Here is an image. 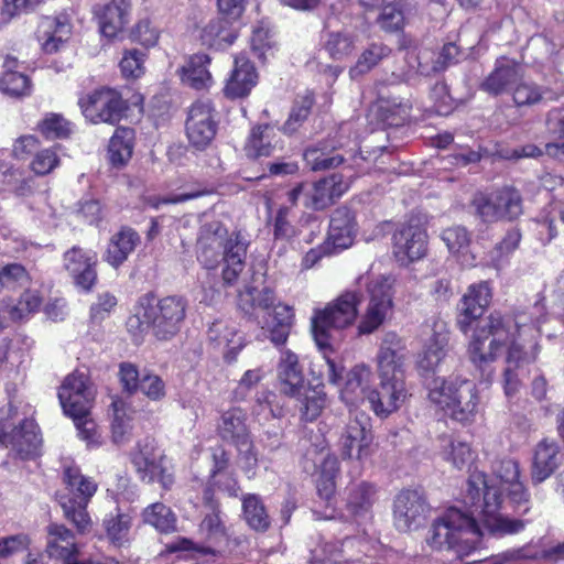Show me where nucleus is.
<instances>
[{
    "mask_svg": "<svg viewBox=\"0 0 564 564\" xmlns=\"http://www.w3.org/2000/svg\"><path fill=\"white\" fill-rule=\"evenodd\" d=\"M216 112L206 101H196L188 110L185 122L186 138L196 150L206 149L217 133Z\"/></svg>",
    "mask_w": 564,
    "mask_h": 564,
    "instance_id": "15",
    "label": "nucleus"
},
{
    "mask_svg": "<svg viewBox=\"0 0 564 564\" xmlns=\"http://www.w3.org/2000/svg\"><path fill=\"white\" fill-rule=\"evenodd\" d=\"M243 518L254 531L264 532L270 527V517L267 509L257 495H246L242 498Z\"/></svg>",
    "mask_w": 564,
    "mask_h": 564,
    "instance_id": "45",
    "label": "nucleus"
},
{
    "mask_svg": "<svg viewBox=\"0 0 564 564\" xmlns=\"http://www.w3.org/2000/svg\"><path fill=\"white\" fill-rule=\"evenodd\" d=\"M338 460L333 455H325L321 462V477L317 480L318 494L325 499L335 491V477L338 473Z\"/></svg>",
    "mask_w": 564,
    "mask_h": 564,
    "instance_id": "52",
    "label": "nucleus"
},
{
    "mask_svg": "<svg viewBox=\"0 0 564 564\" xmlns=\"http://www.w3.org/2000/svg\"><path fill=\"white\" fill-rule=\"evenodd\" d=\"M104 525L111 543L120 546L128 542L131 528V517L129 514L121 512L115 516L111 514L105 519Z\"/></svg>",
    "mask_w": 564,
    "mask_h": 564,
    "instance_id": "51",
    "label": "nucleus"
},
{
    "mask_svg": "<svg viewBox=\"0 0 564 564\" xmlns=\"http://www.w3.org/2000/svg\"><path fill=\"white\" fill-rule=\"evenodd\" d=\"M257 82L258 74L253 64L245 55H238L224 93L228 98H242L250 94Z\"/></svg>",
    "mask_w": 564,
    "mask_h": 564,
    "instance_id": "27",
    "label": "nucleus"
},
{
    "mask_svg": "<svg viewBox=\"0 0 564 564\" xmlns=\"http://www.w3.org/2000/svg\"><path fill=\"white\" fill-rule=\"evenodd\" d=\"M1 90L12 97L29 95L31 82L29 77L20 72H4L0 80Z\"/></svg>",
    "mask_w": 564,
    "mask_h": 564,
    "instance_id": "57",
    "label": "nucleus"
},
{
    "mask_svg": "<svg viewBox=\"0 0 564 564\" xmlns=\"http://www.w3.org/2000/svg\"><path fill=\"white\" fill-rule=\"evenodd\" d=\"M563 454L558 443L544 438L539 442L533 452L531 480L539 485L550 478L562 463Z\"/></svg>",
    "mask_w": 564,
    "mask_h": 564,
    "instance_id": "25",
    "label": "nucleus"
},
{
    "mask_svg": "<svg viewBox=\"0 0 564 564\" xmlns=\"http://www.w3.org/2000/svg\"><path fill=\"white\" fill-rule=\"evenodd\" d=\"M409 350L404 339L393 332L386 333L377 354L378 375L405 377Z\"/></svg>",
    "mask_w": 564,
    "mask_h": 564,
    "instance_id": "20",
    "label": "nucleus"
},
{
    "mask_svg": "<svg viewBox=\"0 0 564 564\" xmlns=\"http://www.w3.org/2000/svg\"><path fill=\"white\" fill-rule=\"evenodd\" d=\"M391 48L382 43L370 44L359 56L356 65L349 73L352 78L366 74L377 66L383 58L388 57Z\"/></svg>",
    "mask_w": 564,
    "mask_h": 564,
    "instance_id": "49",
    "label": "nucleus"
},
{
    "mask_svg": "<svg viewBox=\"0 0 564 564\" xmlns=\"http://www.w3.org/2000/svg\"><path fill=\"white\" fill-rule=\"evenodd\" d=\"M427 234L420 224L401 225L392 235V254L403 267L426 256Z\"/></svg>",
    "mask_w": 564,
    "mask_h": 564,
    "instance_id": "13",
    "label": "nucleus"
},
{
    "mask_svg": "<svg viewBox=\"0 0 564 564\" xmlns=\"http://www.w3.org/2000/svg\"><path fill=\"white\" fill-rule=\"evenodd\" d=\"M459 56V47L455 43L449 42L444 44L438 53L423 52L419 56L417 69L421 75L432 76L458 63Z\"/></svg>",
    "mask_w": 564,
    "mask_h": 564,
    "instance_id": "34",
    "label": "nucleus"
},
{
    "mask_svg": "<svg viewBox=\"0 0 564 564\" xmlns=\"http://www.w3.org/2000/svg\"><path fill=\"white\" fill-rule=\"evenodd\" d=\"M40 132L46 139H63L70 133V123L61 115L50 113L39 123Z\"/></svg>",
    "mask_w": 564,
    "mask_h": 564,
    "instance_id": "58",
    "label": "nucleus"
},
{
    "mask_svg": "<svg viewBox=\"0 0 564 564\" xmlns=\"http://www.w3.org/2000/svg\"><path fill=\"white\" fill-rule=\"evenodd\" d=\"M140 243V236L130 227H122L111 236L104 259L113 268H119Z\"/></svg>",
    "mask_w": 564,
    "mask_h": 564,
    "instance_id": "32",
    "label": "nucleus"
},
{
    "mask_svg": "<svg viewBox=\"0 0 564 564\" xmlns=\"http://www.w3.org/2000/svg\"><path fill=\"white\" fill-rule=\"evenodd\" d=\"M42 304V297L36 291H25L18 303L8 307L7 312L10 318L14 322L22 321L30 314L36 312Z\"/></svg>",
    "mask_w": 564,
    "mask_h": 564,
    "instance_id": "56",
    "label": "nucleus"
},
{
    "mask_svg": "<svg viewBox=\"0 0 564 564\" xmlns=\"http://www.w3.org/2000/svg\"><path fill=\"white\" fill-rule=\"evenodd\" d=\"M510 93L517 106H530L542 98L541 88L522 78L518 67L496 68V95Z\"/></svg>",
    "mask_w": 564,
    "mask_h": 564,
    "instance_id": "18",
    "label": "nucleus"
},
{
    "mask_svg": "<svg viewBox=\"0 0 564 564\" xmlns=\"http://www.w3.org/2000/svg\"><path fill=\"white\" fill-rule=\"evenodd\" d=\"M357 37L347 31H330L323 36V47L334 61H344L356 50Z\"/></svg>",
    "mask_w": 564,
    "mask_h": 564,
    "instance_id": "42",
    "label": "nucleus"
},
{
    "mask_svg": "<svg viewBox=\"0 0 564 564\" xmlns=\"http://www.w3.org/2000/svg\"><path fill=\"white\" fill-rule=\"evenodd\" d=\"M83 115L93 123H118L128 110L121 94L111 88L96 89L78 101Z\"/></svg>",
    "mask_w": 564,
    "mask_h": 564,
    "instance_id": "11",
    "label": "nucleus"
},
{
    "mask_svg": "<svg viewBox=\"0 0 564 564\" xmlns=\"http://www.w3.org/2000/svg\"><path fill=\"white\" fill-rule=\"evenodd\" d=\"M530 492L520 480L517 460L502 459L496 470V506H509L513 512L525 514L531 508Z\"/></svg>",
    "mask_w": 564,
    "mask_h": 564,
    "instance_id": "10",
    "label": "nucleus"
},
{
    "mask_svg": "<svg viewBox=\"0 0 564 564\" xmlns=\"http://www.w3.org/2000/svg\"><path fill=\"white\" fill-rule=\"evenodd\" d=\"M445 459L451 462L454 467L462 469L473 459V453L468 443L453 440L445 451Z\"/></svg>",
    "mask_w": 564,
    "mask_h": 564,
    "instance_id": "62",
    "label": "nucleus"
},
{
    "mask_svg": "<svg viewBox=\"0 0 564 564\" xmlns=\"http://www.w3.org/2000/svg\"><path fill=\"white\" fill-rule=\"evenodd\" d=\"M72 419L78 430L79 437L87 443V446L97 447L101 445L102 442L98 426L91 419H88V414Z\"/></svg>",
    "mask_w": 564,
    "mask_h": 564,
    "instance_id": "64",
    "label": "nucleus"
},
{
    "mask_svg": "<svg viewBox=\"0 0 564 564\" xmlns=\"http://www.w3.org/2000/svg\"><path fill=\"white\" fill-rule=\"evenodd\" d=\"M208 339L215 346L223 350L225 358L234 359L235 355L241 348V337L234 326H229L223 321L212 324L208 329Z\"/></svg>",
    "mask_w": 564,
    "mask_h": 564,
    "instance_id": "39",
    "label": "nucleus"
},
{
    "mask_svg": "<svg viewBox=\"0 0 564 564\" xmlns=\"http://www.w3.org/2000/svg\"><path fill=\"white\" fill-rule=\"evenodd\" d=\"M248 245V240L240 231L229 234L220 221L214 220L199 229L196 243L197 260L206 269H215L223 262V283L231 286L245 269Z\"/></svg>",
    "mask_w": 564,
    "mask_h": 564,
    "instance_id": "3",
    "label": "nucleus"
},
{
    "mask_svg": "<svg viewBox=\"0 0 564 564\" xmlns=\"http://www.w3.org/2000/svg\"><path fill=\"white\" fill-rule=\"evenodd\" d=\"M411 107L409 100L380 94L373 105V111L382 122L389 126H400L409 117Z\"/></svg>",
    "mask_w": 564,
    "mask_h": 564,
    "instance_id": "36",
    "label": "nucleus"
},
{
    "mask_svg": "<svg viewBox=\"0 0 564 564\" xmlns=\"http://www.w3.org/2000/svg\"><path fill=\"white\" fill-rule=\"evenodd\" d=\"M355 216L347 207L335 209L329 221L328 240L336 249L350 247L355 238Z\"/></svg>",
    "mask_w": 564,
    "mask_h": 564,
    "instance_id": "33",
    "label": "nucleus"
},
{
    "mask_svg": "<svg viewBox=\"0 0 564 564\" xmlns=\"http://www.w3.org/2000/svg\"><path fill=\"white\" fill-rule=\"evenodd\" d=\"M59 164V158L54 149H44L34 154L30 169L36 175H46Z\"/></svg>",
    "mask_w": 564,
    "mask_h": 564,
    "instance_id": "63",
    "label": "nucleus"
},
{
    "mask_svg": "<svg viewBox=\"0 0 564 564\" xmlns=\"http://www.w3.org/2000/svg\"><path fill=\"white\" fill-rule=\"evenodd\" d=\"M365 8L373 9L382 7L378 17V24L387 32H395L404 25V12L408 7V0H359Z\"/></svg>",
    "mask_w": 564,
    "mask_h": 564,
    "instance_id": "35",
    "label": "nucleus"
},
{
    "mask_svg": "<svg viewBox=\"0 0 564 564\" xmlns=\"http://www.w3.org/2000/svg\"><path fill=\"white\" fill-rule=\"evenodd\" d=\"M494 494L491 479L482 471L470 473L464 502L468 512L457 508L447 509L434 520L427 544L446 552L451 564L465 561L476 549L481 538L494 535Z\"/></svg>",
    "mask_w": 564,
    "mask_h": 564,
    "instance_id": "1",
    "label": "nucleus"
},
{
    "mask_svg": "<svg viewBox=\"0 0 564 564\" xmlns=\"http://www.w3.org/2000/svg\"><path fill=\"white\" fill-rule=\"evenodd\" d=\"M247 420V413L241 408L232 406L223 411L216 426L217 435L236 448L250 446L252 438Z\"/></svg>",
    "mask_w": 564,
    "mask_h": 564,
    "instance_id": "21",
    "label": "nucleus"
},
{
    "mask_svg": "<svg viewBox=\"0 0 564 564\" xmlns=\"http://www.w3.org/2000/svg\"><path fill=\"white\" fill-rule=\"evenodd\" d=\"M511 509L509 506L499 508L496 506V538L518 534L525 528L527 522L520 518L509 517L503 511Z\"/></svg>",
    "mask_w": 564,
    "mask_h": 564,
    "instance_id": "60",
    "label": "nucleus"
},
{
    "mask_svg": "<svg viewBox=\"0 0 564 564\" xmlns=\"http://www.w3.org/2000/svg\"><path fill=\"white\" fill-rule=\"evenodd\" d=\"M326 404V394L322 390L308 389L301 400V413L307 421L315 420Z\"/></svg>",
    "mask_w": 564,
    "mask_h": 564,
    "instance_id": "59",
    "label": "nucleus"
},
{
    "mask_svg": "<svg viewBox=\"0 0 564 564\" xmlns=\"http://www.w3.org/2000/svg\"><path fill=\"white\" fill-rule=\"evenodd\" d=\"M361 300L360 292L347 291L325 308L315 311L312 317V333L319 348L329 346L332 329H343L355 322Z\"/></svg>",
    "mask_w": 564,
    "mask_h": 564,
    "instance_id": "8",
    "label": "nucleus"
},
{
    "mask_svg": "<svg viewBox=\"0 0 564 564\" xmlns=\"http://www.w3.org/2000/svg\"><path fill=\"white\" fill-rule=\"evenodd\" d=\"M532 332V326L527 323L523 315L499 322L496 319V344L511 339L507 357L508 367L505 371V392L508 397L514 394L520 386L514 369L520 365L534 362L540 354V345Z\"/></svg>",
    "mask_w": 564,
    "mask_h": 564,
    "instance_id": "4",
    "label": "nucleus"
},
{
    "mask_svg": "<svg viewBox=\"0 0 564 564\" xmlns=\"http://www.w3.org/2000/svg\"><path fill=\"white\" fill-rule=\"evenodd\" d=\"M491 302L489 282L471 284L457 305V326L467 334L473 330L468 355L476 368L490 381L494 361V314L485 316Z\"/></svg>",
    "mask_w": 564,
    "mask_h": 564,
    "instance_id": "2",
    "label": "nucleus"
},
{
    "mask_svg": "<svg viewBox=\"0 0 564 564\" xmlns=\"http://www.w3.org/2000/svg\"><path fill=\"white\" fill-rule=\"evenodd\" d=\"M372 371L366 365L355 366L346 377V382L340 391L341 400L348 405H356L359 402L368 401L371 389Z\"/></svg>",
    "mask_w": 564,
    "mask_h": 564,
    "instance_id": "30",
    "label": "nucleus"
},
{
    "mask_svg": "<svg viewBox=\"0 0 564 564\" xmlns=\"http://www.w3.org/2000/svg\"><path fill=\"white\" fill-rule=\"evenodd\" d=\"M372 435L366 414H356L347 422L339 444L341 455L347 458L362 459L370 454Z\"/></svg>",
    "mask_w": 564,
    "mask_h": 564,
    "instance_id": "19",
    "label": "nucleus"
},
{
    "mask_svg": "<svg viewBox=\"0 0 564 564\" xmlns=\"http://www.w3.org/2000/svg\"><path fill=\"white\" fill-rule=\"evenodd\" d=\"M313 104L314 100L311 96H305L301 100L296 101L289 113V118L282 127V131L286 134L296 132L307 120Z\"/></svg>",
    "mask_w": 564,
    "mask_h": 564,
    "instance_id": "53",
    "label": "nucleus"
},
{
    "mask_svg": "<svg viewBox=\"0 0 564 564\" xmlns=\"http://www.w3.org/2000/svg\"><path fill=\"white\" fill-rule=\"evenodd\" d=\"M279 380L281 391L286 395L300 398L305 390V380L299 358L290 350L282 352L279 362Z\"/></svg>",
    "mask_w": 564,
    "mask_h": 564,
    "instance_id": "31",
    "label": "nucleus"
},
{
    "mask_svg": "<svg viewBox=\"0 0 564 564\" xmlns=\"http://www.w3.org/2000/svg\"><path fill=\"white\" fill-rule=\"evenodd\" d=\"M237 39V31L230 19L219 17L212 20L202 32V41L205 45L215 50H225Z\"/></svg>",
    "mask_w": 564,
    "mask_h": 564,
    "instance_id": "37",
    "label": "nucleus"
},
{
    "mask_svg": "<svg viewBox=\"0 0 564 564\" xmlns=\"http://www.w3.org/2000/svg\"><path fill=\"white\" fill-rule=\"evenodd\" d=\"M199 531L205 538L213 542H218L226 535V528L220 518L218 505H212L199 524Z\"/></svg>",
    "mask_w": 564,
    "mask_h": 564,
    "instance_id": "54",
    "label": "nucleus"
},
{
    "mask_svg": "<svg viewBox=\"0 0 564 564\" xmlns=\"http://www.w3.org/2000/svg\"><path fill=\"white\" fill-rule=\"evenodd\" d=\"M442 239L448 250L456 254H465L470 242L469 234L460 226H454L443 230Z\"/></svg>",
    "mask_w": 564,
    "mask_h": 564,
    "instance_id": "61",
    "label": "nucleus"
},
{
    "mask_svg": "<svg viewBox=\"0 0 564 564\" xmlns=\"http://www.w3.org/2000/svg\"><path fill=\"white\" fill-rule=\"evenodd\" d=\"M4 446L11 448L23 459L39 455L42 446V435L35 421L24 419L12 429L4 438Z\"/></svg>",
    "mask_w": 564,
    "mask_h": 564,
    "instance_id": "24",
    "label": "nucleus"
},
{
    "mask_svg": "<svg viewBox=\"0 0 564 564\" xmlns=\"http://www.w3.org/2000/svg\"><path fill=\"white\" fill-rule=\"evenodd\" d=\"M142 521L153 527L160 533H171L176 530L177 518L170 507L154 502L143 509Z\"/></svg>",
    "mask_w": 564,
    "mask_h": 564,
    "instance_id": "43",
    "label": "nucleus"
},
{
    "mask_svg": "<svg viewBox=\"0 0 564 564\" xmlns=\"http://www.w3.org/2000/svg\"><path fill=\"white\" fill-rule=\"evenodd\" d=\"M130 11V0H111L105 4L97 12L101 34L109 39L116 37L128 24Z\"/></svg>",
    "mask_w": 564,
    "mask_h": 564,
    "instance_id": "29",
    "label": "nucleus"
},
{
    "mask_svg": "<svg viewBox=\"0 0 564 564\" xmlns=\"http://www.w3.org/2000/svg\"><path fill=\"white\" fill-rule=\"evenodd\" d=\"M152 299L143 296L140 299L141 311L137 319L141 324L152 327L154 336L160 340H167L174 337L181 329L186 316L187 302L182 296L170 295L159 300L155 304Z\"/></svg>",
    "mask_w": 564,
    "mask_h": 564,
    "instance_id": "7",
    "label": "nucleus"
},
{
    "mask_svg": "<svg viewBox=\"0 0 564 564\" xmlns=\"http://www.w3.org/2000/svg\"><path fill=\"white\" fill-rule=\"evenodd\" d=\"M522 198L513 187H503L496 196V220H513L522 214Z\"/></svg>",
    "mask_w": 564,
    "mask_h": 564,
    "instance_id": "48",
    "label": "nucleus"
},
{
    "mask_svg": "<svg viewBox=\"0 0 564 564\" xmlns=\"http://www.w3.org/2000/svg\"><path fill=\"white\" fill-rule=\"evenodd\" d=\"M274 291L269 286L247 285L238 294V307L245 315L257 318L258 311L268 312L262 328L274 345H283L293 324V308L285 304H275Z\"/></svg>",
    "mask_w": 564,
    "mask_h": 564,
    "instance_id": "5",
    "label": "nucleus"
},
{
    "mask_svg": "<svg viewBox=\"0 0 564 564\" xmlns=\"http://www.w3.org/2000/svg\"><path fill=\"white\" fill-rule=\"evenodd\" d=\"M476 408L477 395L474 384L468 380L462 381L448 414L456 421L466 422L475 414Z\"/></svg>",
    "mask_w": 564,
    "mask_h": 564,
    "instance_id": "44",
    "label": "nucleus"
},
{
    "mask_svg": "<svg viewBox=\"0 0 564 564\" xmlns=\"http://www.w3.org/2000/svg\"><path fill=\"white\" fill-rule=\"evenodd\" d=\"M210 61L207 54L191 56L182 68V80L197 90L209 87L213 83V77L208 69Z\"/></svg>",
    "mask_w": 564,
    "mask_h": 564,
    "instance_id": "40",
    "label": "nucleus"
},
{
    "mask_svg": "<svg viewBox=\"0 0 564 564\" xmlns=\"http://www.w3.org/2000/svg\"><path fill=\"white\" fill-rule=\"evenodd\" d=\"M462 381L464 380L458 378L448 381L438 378L434 379L433 387L429 392L430 400L448 413Z\"/></svg>",
    "mask_w": 564,
    "mask_h": 564,
    "instance_id": "50",
    "label": "nucleus"
},
{
    "mask_svg": "<svg viewBox=\"0 0 564 564\" xmlns=\"http://www.w3.org/2000/svg\"><path fill=\"white\" fill-rule=\"evenodd\" d=\"M376 500L377 490L375 486L360 482L350 489L346 507L354 518H364L371 512Z\"/></svg>",
    "mask_w": 564,
    "mask_h": 564,
    "instance_id": "41",
    "label": "nucleus"
},
{
    "mask_svg": "<svg viewBox=\"0 0 564 564\" xmlns=\"http://www.w3.org/2000/svg\"><path fill=\"white\" fill-rule=\"evenodd\" d=\"M72 34V25L65 15L43 17L37 25L36 36L42 50L47 54L59 51Z\"/></svg>",
    "mask_w": 564,
    "mask_h": 564,
    "instance_id": "26",
    "label": "nucleus"
},
{
    "mask_svg": "<svg viewBox=\"0 0 564 564\" xmlns=\"http://www.w3.org/2000/svg\"><path fill=\"white\" fill-rule=\"evenodd\" d=\"M349 188V183L341 174H332L313 185L305 192L304 206L314 210H322L334 204L336 199Z\"/></svg>",
    "mask_w": 564,
    "mask_h": 564,
    "instance_id": "23",
    "label": "nucleus"
},
{
    "mask_svg": "<svg viewBox=\"0 0 564 564\" xmlns=\"http://www.w3.org/2000/svg\"><path fill=\"white\" fill-rule=\"evenodd\" d=\"M379 389L369 392L368 402L378 416L387 417L400 409L408 398L405 377L379 375Z\"/></svg>",
    "mask_w": 564,
    "mask_h": 564,
    "instance_id": "16",
    "label": "nucleus"
},
{
    "mask_svg": "<svg viewBox=\"0 0 564 564\" xmlns=\"http://www.w3.org/2000/svg\"><path fill=\"white\" fill-rule=\"evenodd\" d=\"M58 399L66 415L80 417L89 414L94 390L87 376L79 371L68 375L59 388Z\"/></svg>",
    "mask_w": 564,
    "mask_h": 564,
    "instance_id": "14",
    "label": "nucleus"
},
{
    "mask_svg": "<svg viewBox=\"0 0 564 564\" xmlns=\"http://www.w3.org/2000/svg\"><path fill=\"white\" fill-rule=\"evenodd\" d=\"M427 512L424 497L416 490H403L393 503V523L398 531L409 532L420 528Z\"/></svg>",
    "mask_w": 564,
    "mask_h": 564,
    "instance_id": "17",
    "label": "nucleus"
},
{
    "mask_svg": "<svg viewBox=\"0 0 564 564\" xmlns=\"http://www.w3.org/2000/svg\"><path fill=\"white\" fill-rule=\"evenodd\" d=\"M306 165L315 172L336 169L344 163V155L336 149L326 147L310 148L304 152Z\"/></svg>",
    "mask_w": 564,
    "mask_h": 564,
    "instance_id": "46",
    "label": "nucleus"
},
{
    "mask_svg": "<svg viewBox=\"0 0 564 564\" xmlns=\"http://www.w3.org/2000/svg\"><path fill=\"white\" fill-rule=\"evenodd\" d=\"M46 552L50 557L72 563L78 553L74 533L64 524L51 523L47 527Z\"/></svg>",
    "mask_w": 564,
    "mask_h": 564,
    "instance_id": "28",
    "label": "nucleus"
},
{
    "mask_svg": "<svg viewBox=\"0 0 564 564\" xmlns=\"http://www.w3.org/2000/svg\"><path fill=\"white\" fill-rule=\"evenodd\" d=\"M366 283L370 301L358 324V333L360 335L371 334L377 330L384 323L393 307L389 278L378 276Z\"/></svg>",
    "mask_w": 564,
    "mask_h": 564,
    "instance_id": "12",
    "label": "nucleus"
},
{
    "mask_svg": "<svg viewBox=\"0 0 564 564\" xmlns=\"http://www.w3.org/2000/svg\"><path fill=\"white\" fill-rule=\"evenodd\" d=\"M131 463L142 481H159L165 490L173 486V468L153 438L145 437L138 443L137 451L131 455Z\"/></svg>",
    "mask_w": 564,
    "mask_h": 564,
    "instance_id": "9",
    "label": "nucleus"
},
{
    "mask_svg": "<svg viewBox=\"0 0 564 564\" xmlns=\"http://www.w3.org/2000/svg\"><path fill=\"white\" fill-rule=\"evenodd\" d=\"M63 481L68 491L58 498L64 517L76 527L78 533H86L91 527L87 506L97 491V484L73 464L64 465Z\"/></svg>",
    "mask_w": 564,
    "mask_h": 564,
    "instance_id": "6",
    "label": "nucleus"
},
{
    "mask_svg": "<svg viewBox=\"0 0 564 564\" xmlns=\"http://www.w3.org/2000/svg\"><path fill=\"white\" fill-rule=\"evenodd\" d=\"M134 147V131L130 128L116 129L108 145V159L116 169L123 167L131 159Z\"/></svg>",
    "mask_w": 564,
    "mask_h": 564,
    "instance_id": "38",
    "label": "nucleus"
},
{
    "mask_svg": "<svg viewBox=\"0 0 564 564\" xmlns=\"http://www.w3.org/2000/svg\"><path fill=\"white\" fill-rule=\"evenodd\" d=\"M97 254L91 250L73 247L64 254V267L76 286L90 291L97 282Z\"/></svg>",
    "mask_w": 564,
    "mask_h": 564,
    "instance_id": "22",
    "label": "nucleus"
},
{
    "mask_svg": "<svg viewBox=\"0 0 564 564\" xmlns=\"http://www.w3.org/2000/svg\"><path fill=\"white\" fill-rule=\"evenodd\" d=\"M31 281L26 269L20 263H9L0 269V288L15 290L26 286Z\"/></svg>",
    "mask_w": 564,
    "mask_h": 564,
    "instance_id": "55",
    "label": "nucleus"
},
{
    "mask_svg": "<svg viewBox=\"0 0 564 564\" xmlns=\"http://www.w3.org/2000/svg\"><path fill=\"white\" fill-rule=\"evenodd\" d=\"M272 133L273 129L268 124L253 128L245 145L246 155L250 159L270 156L274 149Z\"/></svg>",
    "mask_w": 564,
    "mask_h": 564,
    "instance_id": "47",
    "label": "nucleus"
}]
</instances>
